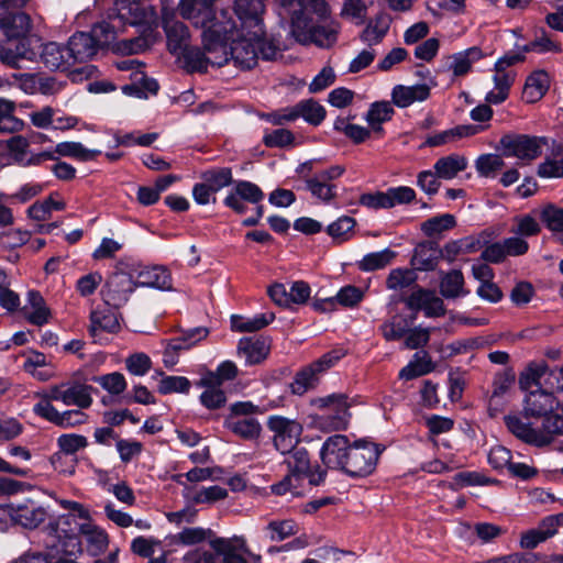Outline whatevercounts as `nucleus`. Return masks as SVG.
<instances>
[{
  "mask_svg": "<svg viewBox=\"0 0 563 563\" xmlns=\"http://www.w3.org/2000/svg\"><path fill=\"white\" fill-rule=\"evenodd\" d=\"M484 56L485 54L479 47H470L453 55L450 69L453 71L454 76H463L471 70L474 63L478 62Z\"/></svg>",
  "mask_w": 563,
  "mask_h": 563,
  "instance_id": "58836bf2",
  "label": "nucleus"
},
{
  "mask_svg": "<svg viewBox=\"0 0 563 563\" xmlns=\"http://www.w3.org/2000/svg\"><path fill=\"white\" fill-rule=\"evenodd\" d=\"M505 166L504 159L497 154H483L475 161L478 175L493 178Z\"/></svg>",
  "mask_w": 563,
  "mask_h": 563,
  "instance_id": "4d7b16f0",
  "label": "nucleus"
},
{
  "mask_svg": "<svg viewBox=\"0 0 563 563\" xmlns=\"http://www.w3.org/2000/svg\"><path fill=\"white\" fill-rule=\"evenodd\" d=\"M36 58V52L32 48L25 47V41L20 42L15 51L4 49L1 53V60L9 66L20 68V60L27 59L34 60Z\"/></svg>",
  "mask_w": 563,
  "mask_h": 563,
  "instance_id": "338daca9",
  "label": "nucleus"
},
{
  "mask_svg": "<svg viewBox=\"0 0 563 563\" xmlns=\"http://www.w3.org/2000/svg\"><path fill=\"white\" fill-rule=\"evenodd\" d=\"M66 46L55 42L42 45L41 60L51 70L68 71L73 68L70 58H67Z\"/></svg>",
  "mask_w": 563,
  "mask_h": 563,
  "instance_id": "cd10ccee",
  "label": "nucleus"
},
{
  "mask_svg": "<svg viewBox=\"0 0 563 563\" xmlns=\"http://www.w3.org/2000/svg\"><path fill=\"white\" fill-rule=\"evenodd\" d=\"M134 289L135 283L132 274L115 273L107 279L101 295L107 306L120 308L128 302Z\"/></svg>",
  "mask_w": 563,
  "mask_h": 563,
  "instance_id": "1a4fd4ad",
  "label": "nucleus"
},
{
  "mask_svg": "<svg viewBox=\"0 0 563 563\" xmlns=\"http://www.w3.org/2000/svg\"><path fill=\"white\" fill-rule=\"evenodd\" d=\"M464 285L465 280L463 273L459 269H453L442 276L440 282V292L446 299L464 297L470 294Z\"/></svg>",
  "mask_w": 563,
  "mask_h": 563,
  "instance_id": "f704fd0d",
  "label": "nucleus"
},
{
  "mask_svg": "<svg viewBox=\"0 0 563 563\" xmlns=\"http://www.w3.org/2000/svg\"><path fill=\"white\" fill-rule=\"evenodd\" d=\"M467 167V159L459 154L439 158L434 163V170L441 179H453Z\"/></svg>",
  "mask_w": 563,
  "mask_h": 563,
  "instance_id": "e433bc0d",
  "label": "nucleus"
},
{
  "mask_svg": "<svg viewBox=\"0 0 563 563\" xmlns=\"http://www.w3.org/2000/svg\"><path fill=\"white\" fill-rule=\"evenodd\" d=\"M556 400L552 391H547L538 387L531 390L525 398L523 410L526 416L542 417L552 412Z\"/></svg>",
  "mask_w": 563,
  "mask_h": 563,
  "instance_id": "4be33fe9",
  "label": "nucleus"
},
{
  "mask_svg": "<svg viewBox=\"0 0 563 563\" xmlns=\"http://www.w3.org/2000/svg\"><path fill=\"white\" fill-rule=\"evenodd\" d=\"M100 46L96 38L86 32H77L70 36L67 43V58H70L73 67L90 60Z\"/></svg>",
  "mask_w": 563,
  "mask_h": 563,
  "instance_id": "dca6fc26",
  "label": "nucleus"
},
{
  "mask_svg": "<svg viewBox=\"0 0 563 563\" xmlns=\"http://www.w3.org/2000/svg\"><path fill=\"white\" fill-rule=\"evenodd\" d=\"M549 376L550 378H553L559 382V377L556 375V372L549 371V366L545 362H534L528 365L526 371L520 375L519 383L520 386L525 389H529L533 386L541 387L542 385V378L544 376ZM558 389H562L563 385H560L558 383L556 386Z\"/></svg>",
  "mask_w": 563,
  "mask_h": 563,
  "instance_id": "7c9ffc66",
  "label": "nucleus"
},
{
  "mask_svg": "<svg viewBox=\"0 0 563 563\" xmlns=\"http://www.w3.org/2000/svg\"><path fill=\"white\" fill-rule=\"evenodd\" d=\"M236 32V25L234 24V29L229 34L230 37L228 40V42L232 41L230 49L228 48L229 58L231 57L239 67L250 69L256 65L258 59L254 31L250 37L241 36L235 40L234 34Z\"/></svg>",
  "mask_w": 563,
  "mask_h": 563,
  "instance_id": "9b49d317",
  "label": "nucleus"
},
{
  "mask_svg": "<svg viewBox=\"0 0 563 563\" xmlns=\"http://www.w3.org/2000/svg\"><path fill=\"white\" fill-rule=\"evenodd\" d=\"M91 389V386L78 382H63L49 386L41 394V400H48L49 404L59 401L67 407L87 409L92 404Z\"/></svg>",
  "mask_w": 563,
  "mask_h": 563,
  "instance_id": "20e7f679",
  "label": "nucleus"
},
{
  "mask_svg": "<svg viewBox=\"0 0 563 563\" xmlns=\"http://www.w3.org/2000/svg\"><path fill=\"white\" fill-rule=\"evenodd\" d=\"M345 355L346 351L343 347H336L323 354L309 366L305 367L302 371L297 373L290 385L292 393L296 395L305 394L309 388H312L316 385L318 375L334 366Z\"/></svg>",
  "mask_w": 563,
  "mask_h": 563,
  "instance_id": "0eeeda50",
  "label": "nucleus"
},
{
  "mask_svg": "<svg viewBox=\"0 0 563 563\" xmlns=\"http://www.w3.org/2000/svg\"><path fill=\"white\" fill-rule=\"evenodd\" d=\"M25 319L37 327L49 322L51 309L47 307L43 296L37 290H30L26 297V305L23 307Z\"/></svg>",
  "mask_w": 563,
  "mask_h": 563,
  "instance_id": "5701e85b",
  "label": "nucleus"
},
{
  "mask_svg": "<svg viewBox=\"0 0 563 563\" xmlns=\"http://www.w3.org/2000/svg\"><path fill=\"white\" fill-rule=\"evenodd\" d=\"M264 10L262 0H235L234 11L243 26L254 29L262 25L261 14Z\"/></svg>",
  "mask_w": 563,
  "mask_h": 563,
  "instance_id": "473e14b6",
  "label": "nucleus"
},
{
  "mask_svg": "<svg viewBox=\"0 0 563 563\" xmlns=\"http://www.w3.org/2000/svg\"><path fill=\"white\" fill-rule=\"evenodd\" d=\"M162 379L158 384V393L168 395L173 393L188 394L191 387L190 380L185 376H164L162 372L158 373Z\"/></svg>",
  "mask_w": 563,
  "mask_h": 563,
  "instance_id": "bf43d9fd",
  "label": "nucleus"
},
{
  "mask_svg": "<svg viewBox=\"0 0 563 563\" xmlns=\"http://www.w3.org/2000/svg\"><path fill=\"white\" fill-rule=\"evenodd\" d=\"M313 406L321 409V413L310 415L309 427L330 433L347 429L351 415L347 398L343 394H333L317 398L312 401Z\"/></svg>",
  "mask_w": 563,
  "mask_h": 563,
  "instance_id": "7ed1b4c3",
  "label": "nucleus"
},
{
  "mask_svg": "<svg viewBox=\"0 0 563 563\" xmlns=\"http://www.w3.org/2000/svg\"><path fill=\"white\" fill-rule=\"evenodd\" d=\"M7 147L10 157L20 166H37L47 159H55L49 151L36 154L30 152V141L23 135H15L8 140Z\"/></svg>",
  "mask_w": 563,
  "mask_h": 563,
  "instance_id": "f8f14e48",
  "label": "nucleus"
},
{
  "mask_svg": "<svg viewBox=\"0 0 563 563\" xmlns=\"http://www.w3.org/2000/svg\"><path fill=\"white\" fill-rule=\"evenodd\" d=\"M350 441L346 435L334 434L329 437L320 449V459L328 468L342 470L344 460H347Z\"/></svg>",
  "mask_w": 563,
  "mask_h": 563,
  "instance_id": "ddd939ff",
  "label": "nucleus"
},
{
  "mask_svg": "<svg viewBox=\"0 0 563 563\" xmlns=\"http://www.w3.org/2000/svg\"><path fill=\"white\" fill-rule=\"evenodd\" d=\"M163 27L167 38V48L173 55H179L188 45L190 41V33L188 27L180 21H175L163 15Z\"/></svg>",
  "mask_w": 563,
  "mask_h": 563,
  "instance_id": "412c9836",
  "label": "nucleus"
},
{
  "mask_svg": "<svg viewBox=\"0 0 563 563\" xmlns=\"http://www.w3.org/2000/svg\"><path fill=\"white\" fill-rule=\"evenodd\" d=\"M463 529L465 532L475 534L483 544L489 543L505 533L501 527L490 522H477L473 528L470 525H465Z\"/></svg>",
  "mask_w": 563,
  "mask_h": 563,
  "instance_id": "5fc2aeb1",
  "label": "nucleus"
},
{
  "mask_svg": "<svg viewBox=\"0 0 563 563\" xmlns=\"http://www.w3.org/2000/svg\"><path fill=\"white\" fill-rule=\"evenodd\" d=\"M356 224L354 218L342 216L327 228V233L336 242L347 241L353 235V229Z\"/></svg>",
  "mask_w": 563,
  "mask_h": 563,
  "instance_id": "3c124183",
  "label": "nucleus"
},
{
  "mask_svg": "<svg viewBox=\"0 0 563 563\" xmlns=\"http://www.w3.org/2000/svg\"><path fill=\"white\" fill-rule=\"evenodd\" d=\"M405 303L412 311L422 310L426 317H441L445 313L443 300L433 291L418 288L406 299Z\"/></svg>",
  "mask_w": 563,
  "mask_h": 563,
  "instance_id": "2eb2a0df",
  "label": "nucleus"
},
{
  "mask_svg": "<svg viewBox=\"0 0 563 563\" xmlns=\"http://www.w3.org/2000/svg\"><path fill=\"white\" fill-rule=\"evenodd\" d=\"M430 88L424 85L404 86L397 85L393 88L391 100L398 108H407L415 102H421L429 98Z\"/></svg>",
  "mask_w": 563,
  "mask_h": 563,
  "instance_id": "a878e982",
  "label": "nucleus"
},
{
  "mask_svg": "<svg viewBox=\"0 0 563 563\" xmlns=\"http://www.w3.org/2000/svg\"><path fill=\"white\" fill-rule=\"evenodd\" d=\"M132 275L134 277L135 288L150 287L159 290H169L172 288L170 273L164 266L142 267Z\"/></svg>",
  "mask_w": 563,
  "mask_h": 563,
  "instance_id": "6ab92c4d",
  "label": "nucleus"
},
{
  "mask_svg": "<svg viewBox=\"0 0 563 563\" xmlns=\"http://www.w3.org/2000/svg\"><path fill=\"white\" fill-rule=\"evenodd\" d=\"M54 156H65L73 157L82 162H88L95 159L98 155L101 154L99 150H89L86 148L79 142H60L56 144L54 152H52Z\"/></svg>",
  "mask_w": 563,
  "mask_h": 563,
  "instance_id": "ea45409f",
  "label": "nucleus"
},
{
  "mask_svg": "<svg viewBox=\"0 0 563 563\" xmlns=\"http://www.w3.org/2000/svg\"><path fill=\"white\" fill-rule=\"evenodd\" d=\"M282 5L290 14V34L300 44H314L322 48L334 45L338 41L339 24L325 21L324 24H312L309 16L314 12L323 18L328 12L324 0H280Z\"/></svg>",
  "mask_w": 563,
  "mask_h": 563,
  "instance_id": "f03ea898",
  "label": "nucleus"
},
{
  "mask_svg": "<svg viewBox=\"0 0 563 563\" xmlns=\"http://www.w3.org/2000/svg\"><path fill=\"white\" fill-rule=\"evenodd\" d=\"M13 510L14 523L27 529L37 528L47 516L46 509L33 500L13 506Z\"/></svg>",
  "mask_w": 563,
  "mask_h": 563,
  "instance_id": "b1692460",
  "label": "nucleus"
},
{
  "mask_svg": "<svg viewBox=\"0 0 563 563\" xmlns=\"http://www.w3.org/2000/svg\"><path fill=\"white\" fill-rule=\"evenodd\" d=\"M550 87V77L544 70H536L526 79L522 99L527 103H534L543 98Z\"/></svg>",
  "mask_w": 563,
  "mask_h": 563,
  "instance_id": "c756f323",
  "label": "nucleus"
},
{
  "mask_svg": "<svg viewBox=\"0 0 563 563\" xmlns=\"http://www.w3.org/2000/svg\"><path fill=\"white\" fill-rule=\"evenodd\" d=\"M0 13V29L9 38L24 37L31 30V19L23 12L4 10Z\"/></svg>",
  "mask_w": 563,
  "mask_h": 563,
  "instance_id": "393cba45",
  "label": "nucleus"
},
{
  "mask_svg": "<svg viewBox=\"0 0 563 563\" xmlns=\"http://www.w3.org/2000/svg\"><path fill=\"white\" fill-rule=\"evenodd\" d=\"M395 252L389 249H385L379 252H373L366 254L357 264L358 268L363 272H373L386 267L393 258Z\"/></svg>",
  "mask_w": 563,
  "mask_h": 563,
  "instance_id": "09e8293b",
  "label": "nucleus"
},
{
  "mask_svg": "<svg viewBox=\"0 0 563 563\" xmlns=\"http://www.w3.org/2000/svg\"><path fill=\"white\" fill-rule=\"evenodd\" d=\"M395 111L388 101H377L371 104L366 121L374 132L382 133V124L389 121Z\"/></svg>",
  "mask_w": 563,
  "mask_h": 563,
  "instance_id": "79ce46f5",
  "label": "nucleus"
},
{
  "mask_svg": "<svg viewBox=\"0 0 563 563\" xmlns=\"http://www.w3.org/2000/svg\"><path fill=\"white\" fill-rule=\"evenodd\" d=\"M132 82L122 87L128 96L147 98L148 93L155 95L158 91V84L155 79L148 78L143 71L135 70L131 76Z\"/></svg>",
  "mask_w": 563,
  "mask_h": 563,
  "instance_id": "72a5a7b5",
  "label": "nucleus"
},
{
  "mask_svg": "<svg viewBox=\"0 0 563 563\" xmlns=\"http://www.w3.org/2000/svg\"><path fill=\"white\" fill-rule=\"evenodd\" d=\"M36 416L60 428H73L86 423L88 416L82 409H70L59 412L48 400H40L34 405Z\"/></svg>",
  "mask_w": 563,
  "mask_h": 563,
  "instance_id": "9d476101",
  "label": "nucleus"
},
{
  "mask_svg": "<svg viewBox=\"0 0 563 563\" xmlns=\"http://www.w3.org/2000/svg\"><path fill=\"white\" fill-rule=\"evenodd\" d=\"M390 26L388 14L379 13L374 20L369 21L361 34V40L368 46L378 44L386 36Z\"/></svg>",
  "mask_w": 563,
  "mask_h": 563,
  "instance_id": "c9c22d12",
  "label": "nucleus"
},
{
  "mask_svg": "<svg viewBox=\"0 0 563 563\" xmlns=\"http://www.w3.org/2000/svg\"><path fill=\"white\" fill-rule=\"evenodd\" d=\"M508 430L516 435L518 439L529 444L537 446H543L550 442V432L544 428L533 429L530 424L523 422L519 417L509 416L505 418Z\"/></svg>",
  "mask_w": 563,
  "mask_h": 563,
  "instance_id": "aec40b11",
  "label": "nucleus"
},
{
  "mask_svg": "<svg viewBox=\"0 0 563 563\" xmlns=\"http://www.w3.org/2000/svg\"><path fill=\"white\" fill-rule=\"evenodd\" d=\"M416 278L415 272L409 268H395L390 271L386 279V286L388 289L399 290L409 287L416 282Z\"/></svg>",
  "mask_w": 563,
  "mask_h": 563,
  "instance_id": "774afa93",
  "label": "nucleus"
},
{
  "mask_svg": "<svg viewBox=\"0 0 563 563\" xmlns=\"http://www.w3.org/2000/svg\"><path fill=\"white\" fill-rule=\"evenodd\" d=\"M275 319L274 313H260L253 318H244L242 316L231 317L232 330L238 332H254L268 325Z\"/></svg>",
  "mask_w": 563,
  "mask_h": 563,
  "instance_id": "c03bdc74",
  "label": "nucleus"
},
{
  "mask_svg": "<svg viewBox=\"0 0 563 563\" xmlns=\"http://www.w3.org/2000/svg\"><path fill=\"white\" fill-rule=\"evenodd\" d=\"M499 143L505 156L530 163L542 154V147L547 145V137L506 134Z\"/></svg>",
  "mask_w": 563,
  "mask_h": 563,
  "instance_id": "6e6552de",
  "label": "nucleus"
},
{
  "mask_svg": "<svg viewBox=\"0 0 563 563\" xmlns=\"http://www.w3.org/2000/svg\"><path fill=\"white\" fill-rule=\"evenodd\" d=\"M228 427L233 433L246 440L257 439L262 431L261 423L251 417L231 418Z\"/></svg>",
  "mask_w": 563,
  "mask_h": 563,
  "instance_id": "a18cd8bd",
  "label": "nucleus"
},
{
  "mask_svg": "<svg viewBox=\"0 0 563 563\" xmlns=\"http://www.w3.org/2000/svg\"><path fill=\"white\" fill-rule=\"evenodd\" d=\"M89 320L88 331L95 342L101 341L100 335L103 332L117 333L121 329L118 313L109 307L92 310Z\"/></svg>",
  "mask_w": 563,
  "mask_h": 563,
  "instance_id": "a211bd4d",
  "label": "nucleus"
},
{
  "mask_svg": "<svg viewBox=\"0 0 563 563\" xmlns=\"http://www.w3.org/2000/svg\"><path fill=\"white\" fill-rule=\"evenodd\" d=\"M432 371V363L429 357L426 355L423 357H418V354L415 355V358L406 365L399 372V377L410 380L416 377L426 375Z\"/></svg>",
  "mask_w": 563,
  "mask_h": 563,
  "instance_id": "0e129e2a",
  "label": "nucleus"
},
{
  "mask_svg": "<svg viewBox=\"0 0 563 563\" xmlns=\"http://www.w3.org/2000/svg\"><path fill=\"white\" fill-rule=\"evenodd\" d=\"M269 353V344L263 338H242L238 343V354L245 358L247 365L258 364Z\"/></svg>",
  "mask_w": 563,
  "mask_h": 563,
  "instance_id": "bb28decb",
  "label": "nucleus"
},
{
  "mask_svg": "<svg viewBox=\"0 0 563 563\" xmlns=\"http://www.w3.org/2000/svg\"><path fill=\"white\" fill-rule=\"evenodd\" d=\"M540 219L554 235L563 231V208L548 203L541 208Z\"/></svg>",
  "mask_w": 563,
  "mask_h": 563,
  "instance_id": "6e6d98bb",
  "label": "nucleus"
},
{
  "mask_svg": "<svg viewBox=\"0 0 563 563\" xmlns=\"http://www.w3.org/2000/svg\"><path fill=\"white\" fill-rule=\"evenodd\" d=\"M298 119L302 118L311 125H319L325 118V109L313 99L302 100L296 103Z\"/></svg>",
  "mask_w": 563,
  "mask_h": 563,
  "instance_id": "de8ad7c7",
  "label": "nucleus"
},
{
  "mask_svg": "<svg viewBox=\"0 0 563 563\" xmlns=\"http://www.w3.org/2000/svg\"><path fill=\"white\" fill-rule=\"evenodd\" d=\"M23 369L38 380H47L54 376L51 362L37 351H30L24 354Z\"/></svg>",
  "mask_w": 563,
  "mask_h": 563,
  "instance_id": "2f4dec72",
  "label": "nucleus"
},
{
  "mask_svg": "<svg viewBox=\"0 0 563 563\" xmlns=\"http://www.w3.org/2000/svg\"><path fill=\"white\" fill-rule=\"evenodd\" d=\"M379 454L380 451L376 444L356 441L353 445H350L347 460H344L341 471L352 477H365L375 470Z\"/></svg>",
  "mask_w": 563,
  "mask_h": 563,
  "instance_id": "39448f33",
  "label": "nucleus"
},
{
  "mask_svg": "<svg viewBox=\"0 0 563 563\" xmlns=\"http://www.w3.org/2000/svg\"><path fill=\"white\" fill-rule=\"evenodd\" d=\"M118 16L123 22L135 25L146 20V11L136 0H117Z\"/></svg>",
  "mask_w": 563,
  "mask_h": 563,
  "instance_id": "a19ab883",
  "label": "nucleus"
},
{
  "mask_svg": "<svg viewBox=\"0 0 563 563\" xmlns=\"http://www.w3.org/2000/svg\"><path fill=\"white\" fill-rule=\"evenodd\" d=\"M287 459V465L289 468V475H294L298 481L302 483V475L309 472L310 460L307 450L300 449L289 453Z\"/></svg>",
  "mask_w": 563,
  "mask_h": 563,
  "instance_id": "052dcab7",
  "label": "nucleus"
},
{
  "mask_svg": "<svg viewBox=\"0 0 563 563\" xmlns=\"http://www.w3.org/2000/svg\"><path fill=\"white\" fill-rule=\"evenodd\" d=\"M238 373L239 369L233 362L224 361L217 366L216 371H209L203 374L197 382V385L222 386L224 382L233 380Z\"/></svg>",
  "mask_w": 563,
  "mask_h": 563,
  "instance_id": "4c0bfd02",
  "label": "nucleus"
},
{
  "mask_svg": "<svg viewBox=\"0 0 563 563\" xmlns=\"http://www.w3.org/2000/svg\"><path fill=\"white\" fill-rule=\"evenodd\" d=\"M79 532L85 539L87 550L92 555H99L109 545V536L100 527L88 521L79 523Z\"/></svg>",
  "mask_w": 563,
  "mask_h": 563,
  "instance_id": "c85d7f7f",
  "label": "nucleus"
},
{
  "mask_svg": "<svg viewBox=\"0 0 563 563\" xmlns=\"http://www.w3.org/2000/svg\"><path fill=\"white\" fill-rule=\"evenodd\" d=\"M306 186L314 198L325 203H329L336 197V186L332 183L322 181L316 175L306 179Z\"/></svg>",
  "mask_w": 563,
  "mask_h": 563,
  "instance_id": "864d4df0",
  "label": "nucleus"
},
{
  "mask_svg": "<svg viewBox=\"0 0 563 563\" xmlns=\"http://www.w3.org/2000/svg\"><path fill=\"white\" fill-rule=\"evenodd\" d=\"M298 527L291 519L272 520L264 528L265 536L273 542H280L296 534Z\"/></svg>",
  "mask_w": 563,
  "mask_h": 563,
  "instance_id": "49530a36",
  "label": "nucleus"
},
{
  "mask_svg": "<svg viewBox=\"0 0 563 563\" xmlns=\"http://www.w3.org/2000/svg\"><path fill=\"white\" fill-rule=\"evenodd\" d=\"M210 545L216 554L222 556V563H247L244 554L249 550L243 537L214 538Z\"/></svg>",
  "mask_w": 563,
  "mask_h": 563,
  "instance_id": "f3484780",
  "label": "nucleus"
},
{
  "mask_svg": "<svg viewBox=\"0 0 563 563\" xmlns=\"http://www.w3.org/2000/svg\"><path fill=\"white\" fill-rule=\"evenodd\" d=\"M205 388L200 395V404L209 410H216L223 407L227 402V397L220 385H197Z\"/></svg>",
  "mask_w": 563,
  "mask_h": 563,
  "instance_id": "680f3d73",
  "label": "nucleus"
},
{
  "mask_svg": "<svg viewBox=\"0 0 563 563\" xmlns=\"http://www.w3.org/2000/svg\"><path fill=\"white\" fill-rule=\"evenodd\" d=\"M456 224L454 216L444 213L438 217L428 219L421 224V230L427 236H435L444 231L454 228Z\"/></svg>",
  "mask_w": 563,
  "mask_h": 563,
  "instance_id": "13d9d810",
  "label": "nucleus"
},
{
  "mask_svg": "<svg viewBox=\"0 0 563 563\" xmlns=\"http://www.w3.org/2000/svg\"><path fill=\"white\" fill-rule=\"evenodd\" d=\"M267 429L273 433V444L282 454L291 453L300 442L302 424L284 416L274 415L267 418Z\"/></svg>",
  "mask_w": 563,
  "mask_h": 563,
  "instance_id": "423d86ee",
  "label": "nucleus"
},
{
  "mask_svg": "<svg viewBox=\"0 0 563 563\" xmlns=\"http://www.w3.org/2000/svg\"><path fill=\"white\" fill-rule=\"evenodd\" d=\"M158 139V133H142L140 131H133L125 134L115 133L114 141L115 146H151Z\"/></svg>",
  "mask_w": 563,
  "mask_h": 563,
  "instance_id": "8fccbe9b",
  "label": "nucleus"
},
{
  "mask_svg": "<svg viewBox=\"0 0 563 563\" xmlns=\"http://www.w3.org/2000/svg\"><path fill=\"white\" fill-rule=\"evenodd\" d=\"M477 132H478V129L475 126H472V125L456 126L454 129L446 130L439 134L430 136L427 140V144H429L430 146H439V145L445 144L456 137L473 135Z\"/></svg>",
  "mask_w": 563,
  "mask_h": 563,
  "instance_id": "e2e57ef3",
  "label": "nucleus"
},
{
  "mask_svg": "<svg viewBox=\"0 0 563 563\" xmlns=\"http://www.w3.org/2000/svg\"><path fill=\"white\" fill-rule=\"evenodd\" d=\"M214 0H180V15L195 27L202 29V49L187 46L181 56L188 71L206 73L209 65L221 67L229 62L228 40L234 21L228 10L216 12Z\"/></svg>",
  "mask_w": 563,
  "mask_h": 563,
  "instance_id": "f257e3e1",
  "label": "nucleus"
},
{
  "mask_svg": "<svg viewBox=\"0 0 563 563\" xmlns=\"http://www.w3.org/2000/svg\"><path fill=\"white\" fill-rule=\"evenodd\" d=\"M58 504L66 510L69 511L68 515L60 516L56 522V530L65 534V538L68 540V543L73 547L71 550H66L69 553H74L75 549L79 550V541L76 537L75 530H67L64 526H69L70 521L77 517L84 521H88L90 519L89 510L84 507L80 503L60 499Z\"/></svg>",
  "mask_w": 563,
  "mask_h": 563,
  "instance_id": "4468645a",
  "label": "nucleus"
},
{
  "mask_svg": "<svg viewBox=\"0 0 563 563\" xmlns=\"http://www.w3.org/2000/svg\"><path fill=\"white\" fill-rule=\"evenodd\" d=\"M201 178L214 191L229 186L232 180V170L229 167L211 168L201 174Z\"/></svg>",
  "mask_w": 563,
  "mask_h": 563,
  "instance_id": "603ef678",
  "label": "nucleus"
},
{
  "mask_svg": "<svg viewBox=\"0 0 563 563\" xmlns=\"http://www.w3.org/2000/svg\"><path fill=\"white\" fill-rule=\"evenodd\" d=\"M15 103L0 98V133H14L23 129L24 122L14 115Z\"/></svg>",
  "mask_w": 563,
  "mask_h": 563,
  "instance_id": "37998d69",
  "label": "nucleus"
},
{
  "mask_svg": "<svg viewBox=\"0 0 563 563\" xmlns=\"http://www.w3.org/2000/svg\"><path fill=\"white\" fill-rule=\"evenodd\" d=\"M385 192L388 209L411 203L416 199V191L409 186L390 187Z\"/></svg>",
  "mask_w": 563,
  "mask_h": 563,
  "instance_id": "69168bd1",
  "label": "nucleus"
}]
</instances>
